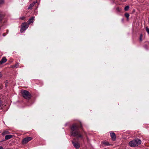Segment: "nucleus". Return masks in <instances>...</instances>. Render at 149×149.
Instances as JSON below:
<instances>
[{
	"instance_id": "7ed1b4c3",
	"label": "nucleus",
	"mask_w": 149,
	"mask_h": 149,
	"mask_svg": "<svg viewBox=\"0 0 149 149\" xmlns=\"http://www.w3.org/2000/svg\"><path fill=\"white\" fill-rule=\"evenodd\" d=\"M21 93L23 97L27 99H30L31 97L30 94L29 92L26 90H22Z\"/></svg>"
},
{
	"instance_id": "6ab92c4d",
	"label": "nucleus",
	"mask_w": 149,
	"mask_h": 149,
	"mask_svg": "<svg viewBox=\"0 0 149 149\" xmlns=\"http://www.w3.org/2000/svg\"><path fill=\"white\" fill-rule=\"evenodd\" d=\"M4 3V0H0V4H2Z\"/></svg>"
},
{
	"instance_id": "393cba45",
	"label": "nucleus",
	"mask_w": 149,
	"mask_h": 149,
	"mask_svg": "<svg viewBox=\"0 0 149 149\" xmlns=\"http://www.w3.org/2000/svg\"><path fill=\"white\" fill-rule=\"evenodd\" d=\"M3 149V148L2 146H0V149Z\"/></svg>"
},
{
	"instance_id": "412c9836",
	"label": "nucleus",
	"mask_w": 149,
	"mask_h": 149,
	"mask_svg": "<svg viewBox=\"0 0 149 149\" xmlns=\"http://www.w3.org/2000/svg\"><path fill=\"white\" fill-rule=\"evenodd\" d=\"M3 88V86L1 84H0V89H1Z\"/></svg>"
},
{
	"instance_id": "9b49d317",
	"label": "nucleus",
	"mask_w": 149,
	"mask_h": 149,
	"mask_svg": "<svg viewBox=\"0 0 149 149\" xmlns=\"http://www.w3.org/2000/svg\"><path fill=\"white\" fill-rule=\"evenodd\" d=\"M12 136L11 135H7L5 136V139L6 140L9 139L12 137Z\"/></svg>"
},
{
	"instance_id": "f257e3e1",
	"label": "nucleus",
	"mask_w": 149,
	"mask_h": 149,
	"mask_svg": "<svg viewBox=\"0 0 149 149\" xmlns=\"http://www.w3.org/2000/svg\"><path fill=\"white\" fill-rule=\"evenodd\" d=\"M81 127V124L80 123H76L73 125L71 129V132L72 135L78 137H81V135L80 134L79 129Z\"/></svg>"
},
{
	"instance_id": "20e7f679",
	"label": "nucleus",
	"mask_w": 149,
	"mask_h": 149,
	"mask_svg": "<svg viewBox=\"0 0 149 149\" xmlns=\"http://www.w3.org/2000/svg\"><path fill=\"white\" fill-rule=\"evenodd\" d=\"M29 24L26 23H23L22 24V28L20 30L21 32H23L24 31L26 30L28 28Z\"/></svg>"
},
{
	"instance_id": "0eeeda50",
	"label": "nucleus",
	"mask_w": 149,
	"mask_h": 149,
	"mask_svg": "<svg viewBox=\"0 0 149 149\" xmlns=\"http://www.w3.org/2000/svg\"><path fill=\"white\" fill-rule=\"evenodd\" d=\"M3 96L0 94V108H2L3 106Z\"/></svg>"
},
{
	"instance_id": "4be33fe9",
	"label": "nucleus",
	"mask_w": 149,
	"mask_h": 149,
	"mask_svg": "<svg viewBox=\"0 0 149 149\" xmlns=\"http://www.w3.org/2000/svg\"><path fill=\"white\" fill-rule=\"evenodd\" d=\"M142 35H141L140 36V40L141 41L142 40Z\"/></svg>"
},
{
	"instance_id": "423d86ee",
	"label": "nucleus",
	"mask_w": 149,
	"mask_h": 149,
	"mask_svg": "<svg viewBox=\"0 0 149 149\" xmlns=\"http://www.w3.org/2000/svg\"><path fill=\"white\" fill-rule=\"evenodd\" d=\"M72 143L74 146L76 148H79V144L78 142L76 141L75 140L72 141Z\"/></svg>"
},
{
	"instance_id": "f3484780",
	"label": "nucleus",
	"mask_w": 149,
	"mask_h": 149,
	"mask_svg": "<svg viewBox=\"0 0 149 149\" xmlns=\"http://www.w3.org/2000/svg\"><path fill=\"white\" fill-rule=\"evenodd\" d=\"M34 5L33 3L31 4L29 7H28L29 9H31V8L33 7Z\"/></svg>"
},
{
	"instance_id": "a211bd4d",
	"label": "nucleus",
	"mask_w": 149,
	"mask_h": 149,
	"mask_svg": "<svg viewBox=\"0 0 149 149\" xmlns=\"http://www.w3.org/2000/svg\"><path fill=\"white\" fill-rule=\"evenodd\" d=\"M3 16L1 13H0V22L1 21L2 19Z\"/></svg>"
},
{
	"instance_id": "2eb2a0df",
	"label": "nucleus",
	"mask_w": 149,
	"mask_h": 149,
	"mask_svg": "<svg viewBox=\"0 0 149 149\" xmlns=\"http://www.w3.org/2000/svg\"><path fill=\"white\" fill-rule=\"evenodd\" d=\"M129 8V6H126L125 8V11L127 10Z\"/></svg>"
},
{
	"instance_id": "39448f33",
	"label": "nucleus",
	"mask_w": 149,
	"mask_h": 149,
	"mask_svg": "<svg viewBox=\"0 0 149 149\" xmlns=\"http://www.w3.org/2000/svg\"><path fill=\"white\" fill-rule=\"evenodd\" d=\"M32 139L31 137H29L24 139L22 141L23 144H26Z\"/></svg>"
},
{
	"instance_id": "9d476101",
	"label": "nucleus",
	"mask_w": 149,
	"mask_h": 149,
	"mask_svg": "<svg viewBox=\"0 0 149 149\" xmlns=\"http://www.w3.org/2000/svg\"><path fill=\"white\" fill-rule=\"evenodd\" d=\"M34 20V17H32L31 19H30L29 21V24H30L31 23H33V21Z\"/></svg>"
},
{
	"instance_id": "f03ea898",
	"label": "nucleus",
	"mask_w": 149,
	"mask_h": 149,
	"mask_svg": "<svg viewBox=\"0 0 149 149\" xmlns=\"http://www.w3.org/2000/svg\"><path fill=\"white\" fill-rule=\"evenodd\" d=\"M141 141L139 139L132 141L129 143V145L131 147L137 146L139 144L141 143Z\"/></svg>"
},
{
	"instance_id": "1a4fd4ad",
	"label": "nucleus",
	"mask_w": 149,
	"mask_h": 149,
	"mask_svg": "<svg viewBox=\"0 0 149 149\" xmlns=\"http://www.w3.org/2000/svg\"><path fill=\"white\" fill-rule=\"evenodd\" d=\"M7 60L5 57H3L1 60L0 61V64H1L3 63H5L7 61Z\"/></svg>"
},
{
	"instance_id": "b1692460",
	"label": "nucleus",
	"mask_w": 149,
	"mask_h": 149,
	"mask_svg": "<svg viewBox=\"0 0 149 149\" xmlns=\"http://www.w3.org/2000/svg\"><path fill=\"white\" fill-rule=\"evenodd\" d=\"M24 18H25V17H21V19H22L23 20V19H24Z\"/></svg>"
},
{
	"instance_id": "4468645a",
	"label": "nucleus",
	"mask_w": 149,
	"mask_h": 149,
	"mask_svg": "<svg viewBox=\"0 0 149 149\" xmlns=\"http://www.w3.org/2000/svg\"><path fill=\"white\" fill-rule=\"evenodd\" d=\"M116 10L117 11L120 12L121 11V9L119 7H117L116 8Z\"/></svg>"
},
{
	"instance_id": "a878e982",
	"label": "nucleus",
	"mask_w": 149,
	"mask_h": 149,
	"mask_svg": "<svg viewBox=\"0 0 149 149\" xmlns=\"http://www.w3.org/2000/svg\"><path fill=\"white\" fill-rule=\"evenodd\" d=\"M1 77V73H0V78Z\"/></svg>"
},
{
	"instance_id": "aec40b11",
	"label": "nucleus",
	"mask_w": 149,
	"mask_h": 149,
	"mask_svg": "<svg viewBox=\"0 0 149 149\" xmlns=\"http://www.w3.org/2000/svg\"><path fill=\"white\" fill-rule=\"evenodd\" d=\"M146 31L149 34V29L147 27L146 28Z\"/></svg>"
},
{
	"instance_id": "ddd939ff",
	"label": "nucleus",
	"mask_w": 149,
	"mask_h": 149,
	"mask_svg": "<svg viewBox=\"0 0 149 149\" xmlns=\"http://www.w3.org/2000/svg\"><path fill=\"white\" fill-rule=\"evenodd\" d=\"M103 143L104 144H105V145H107V146H108L109 145V143L107 141H103Z\"/></svg>"
},
{
	"instance_id": "5701e85b",
	"label": "nucleus",
	"mask_w": 149,
	"mask_h": 149,
	"mask_svg": "<svg viewBox=\"0 0 149 149\" xmlns=\"http://www.w3.org/2000/svg\"><path fill=\"white\" fill-rule=\"evenodd\" d=\"M8 81H6V85L5 86H7V84L8 83Z\"/></svg>"
},
{
	"instance_id": "6e6552de",
	"label": "nucleus",
	"mask_w": 149,
	"mask_h": 149,
	"mask_svg": "<svg viewBox=\"0 0 149 149\" xmlns=\"http://www.w3.org/2000/svg\"><path fill=\"white\" fill-rule=\"evenodd\" d=\"M110 134L112 140L113 141H114L116 138V137L115 133L111 132Z\"/></svg>"
},
{
	"instance_id": "dca6fc26",
	"label": "nucleus",
	"mask_w": 149,
	"mask_h": 149,
	"mask_svg": "<svg viewBox=\"0 0 149 149\" xmlns=\"http://www.w3.org/2000/svg\"><path fill=\"white\" fill-rule=\"evenodd\" d=\"M125 16L127 18H128L129 16V15L128 13H126L125 14Z\"/></svg>"
},
{
	"instance_id": "f8f14e48",
	"label": "nucleus",
	"mask_w": 149,
	"mask_h": 149,
	"mask_svg": "<svg viewBox=\"0 0 149 149\" xmlns=\"http://www.w3.org/2000/svg\"><path fill=\"white\" fill-rule=\"evenodd\" d=\"M9 133V132L8 131H4L2 133L3 135H5L6 134H8Z\"/></svg>"
},
{
	"instance_id": "bb28decb",
	"label": "nucleus",
	"mask_w": 149,
	"mask_h": 149,
	"mask_svg": "<svg viewBox=\"0 0 149 149\" xmlns=\"http://www.w3.org/2000/svg\"><path fill=\"white\" fill-rule=\"evenodd\" d=\"M126 0H125V1Z\"/></svg>"
}]
</instances>
